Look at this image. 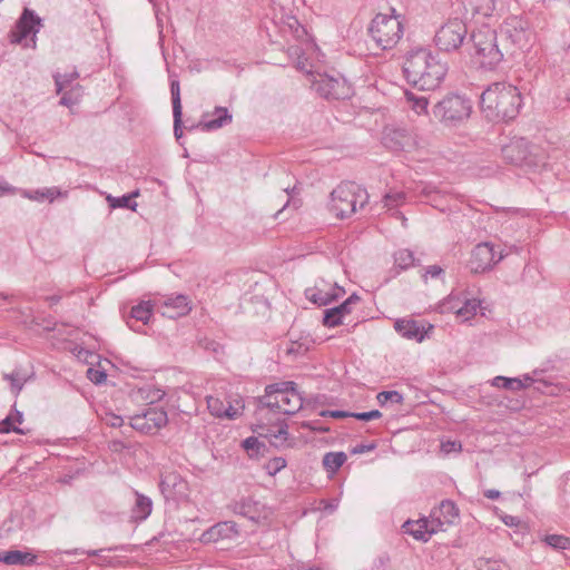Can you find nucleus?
<instances>
[{
  "mask_svg": "<svg viewBox=\"0 0 570 570\" xmlns=\"http://www.w3.org/2000/svg\"><path fill=\"white\" fill-rule=\"evenodd\" d=\"M406 81L419 90H435L448 72L446 62L428 49L411 51L403 63Z\"/></svg>",
  "mask_w": 570,
  "mask_h": 570,
  "instance_id": "f257e3e1",
  "label": "nucleus"
},
{
  "mask_svg": "<svg viewBox=\"0 0 570 570\" xmlns=\"http://www.w3.org/2000/svg\"><path fill=\"white\" fill-rule=\"evenodd\" d=\"M481 110L491 121L514 119L522 106L521 94L517 87L507 82H494L481 95Z\"/></svg>",
  "mask_w": 570,
  "mask_h": 570,
  "instance_id": "f03ea898",
  "label": "nucleus"
},
{
  "mask_svg": "<svg viewBox=\"0 0 570 570\" xmlns=\"http://www.w3.org/2000/svg\"><path fill=\"white\" fill-rule=\"evenodd\" d=\"M499 31L489 26H482L470 35L466 41L473 50L470 55L482 68L493 70L502 62L505 51L499 45Z\"/></svg>",
  "mask_w": 570,
  "mask_h": 570,
  "instance_id": "7ed1b4c3",
  "label": "nucleus"
},
{
  "mask_svg": "<svg viewBox=\"0 0 570 570\" xmlns=\"http://www.w3.org/2000/svg\"><path fill=\"white\" fill-rule=\"evenodd\" d=\"M367 202L368 194L365 188L355 183L345 181L330 194L328 210L336 218L345 219L355 214L358 208H364Z\"/></svg>",
  "mask_w": 570,
  "mask_h": 570,
  "instance_id": "20e7f679",
  "label": "nucleus"
},
{
  "mask_svg": "<svg viewBox=\"0 0 570 570\" xmlns=\"http://www.w3.org/2000/svg\"><path fill=\"white\" fill-rule=\"evenodd\" d=\"M499 36L505 53L514 55L518 50L528 51L535 41V35L528 20L510 16L499 28Z\"/></svg>",
  "mask_w": 570,
  "mask_h": 570,
  "instance_id": "39448f33",
  "label": "nucleus"
},
{
  "mask_svg": "<svg viewBox=\"0 0 570 570\" xmlns=\"http://www.w3.org/2000/svg\"><path fill=\"white\" fill-rule=\"evenodd\" d=\"M259 407H268L283 414L293 415L303 405V399L294 382H281L267 385L265 395L261 396Z\"/></svg>",
  "mask_w": 570,
  "mask_h": 570,
  "instance_id": "423d86ee",
  "label": "nucleus"
},
{
  "mask_svg": "<svg viewBox=\"0 0 570 570\" xmlns=\"http://www.w3.org/2000/svg\"><path fill=\"white\" fill-rule=\"evenodd\" d=\"M503 159L512 165L528 168L546 166V156L538 146L523 137H514L501 148Z\"/></svg>",
  "mask_w": 570,
  "mask_h": 570,
  "instance_id": "0eeeda50",
  "label": "nucleus"
},
{
  "mask_svg": "<svg viewBox=\"0 0 570 570\" xmlns=\"http://www.w3.org/2000/svg\"><path fill=\"white\" fill-rule=\"evenodd\" d=\"M471 112V100L459 94H448L432 108L434 118L444 126H459L469 119Z\"/></svg>",
  "mask_w": 570,
  "mask_h": 570,
  "instance_id": "6e6552de",
  "label": "nucleus"
},
{
  "mask_svg": "<svg viewBox=\"0 0 570 570\" xmlns=\"http://www.w3.org/2000/svg\"><path fill=\"white\" fill-rule=\"evenodd\" d=\"M368 33L377 47L383 50L392 49L403 36L400 16L395 14L394 9L392 14L377 13L371 21Z\"/></svg>",
  "mask_w": 570,
  "mask_h": 570,
  "instance_id": "1a4fd4ad",
  "label": "nucleus"
},
{
  "mask_svg": "<svg viewBox=\"0 0 570 570\" xmlns=\"http://www.w3.org/2000/svg\"><path fill=\"white\" fill-rule=\"evenodd\" d=\"M312 88L327 100L346 99L352 96V87L340 73H311Z\"/></svg>",
  "mask_w": 570,
  "mask_h": 570,
  "instance_id": "9d476101",
  "label": "nucleus"
},
{
  "mask_svg": "<svg viewBox=\"0 0 570 570\" xmlns=\"http://www.w3.org/2000/svg\"><path fill=\"white\" fill-rule=\"evenodd\" d=\"M468 27L461 18H455L444 23L435 33L434 41L442 51H454L461 46H468L465 42Z\"/></svg>",
  "mask_w": 570,
  "mask_h": 570,
  "instance_id": "9b49d317",
  "label": "nucleus"
},
{
  "mask_svg": "<svg viewBox=\"0 0 570 570\" xmlns=\"http://www.w3.org/2000/svg\"><path fill=\"white\" fill-rule=\"evenodd\" d=\"M41 27V19L29 8H24L11 31V41L24 47H36V33Z\"/></svg>",
  "mask_w": 570,
  "mask_h": 570,
  "instance_id": "f8f14e48",
  "label": "nucleus"
},
{
  "mask_svg": "<svg viewBox=\"0 0 570 570\" xmlns=\"http://www.w3.org/2000/svg\"><path fill=\"white\" fill-rule=\"evenodd\" d=\"M168 422L167 412L164 409L150 407L141 414L130 417V428L145 434H155Z\"/></svg>",
  "mask_w": 570,
  "mask_h": 570,
  "instance_id": "ddd939ff",
  "label": "nucleus"
},
{
  "mask_svg": "<svg viewBox=\"0 0 570 570\" xmlns=\"http://www.w3.org/2000/svg\"><path fill=\"white\" fill-rule=\"evenodd\" d=\"M504 255H497L494 246L490 243H480L471 252L469 268L472 273L479 274L491 269Z\"/></svg>",
  "mask_w": 570,
  "mask_h": 570,
  "instance_id": "4468645a",
  "label": "nucleus"
},
{
  "mask_svg": "<svg viewBox=\"0 0 570 570\" xmlns=\"http://www.w3.org/2000/svg\"><path fill=\"white\" fill-rule=\"evenodd\" d=\"M382 144L393 151L411 149L414 145V137L405 127L386 126L382 134Z\"/></svg>",
  "mask_w": 570,
  "mask_h": 570,
  "instance_id": "2eb2a0df",
  "label": "nucleus"
},
{
  "mask_svg": "<svg viewBox=\"0 0 570 570\" xmlns=\"http://www.w3.org/2000/svg\"><path fill=\"white\" fill-rule=\"evenodd\" d=\"M235 513L243 515L254 523H261L269 519L272 511L268 507L252 498H243L233 504Z\"/></svg>",
  "mask_w": 570,
  "mask_h": 570,
  "instance_id": "dca6fc26",
  "label": "nucleus"
},
{
  "mask_svg": "<svg viewBox=\"0 0 570 570\" xmlns=\"http://www.w3.org/2000/svg\"><path fill=\"white\" fill-rule=\"evenodd\" d=\"M189 303L187 296L179 294L166 298L158 308L163 316L175 320L189 313Z\"/></svg>",
  "mask_w": 570,
  "mask_h": 570,
  "instance_id": "f3484780",
  "label": "nucleus"
},
{
  "mask_svg": "<svg viewBox=\"0 0 570 570\" xmlns=\"http://www.w3.org/2000/svg\"><path fill=\"white\" fill-rule=\"evenodd\" d=\"M404 532L411 534L414 539L426 542L430 537L439 531V524L435 520L423 518L416 521H406L403 524Z\"/></svg>",
  "mask_w": 570,
  "mask_h": 570,
  "instance_id": "a211bd4d",
  "label": "nucleus"
},
{
  "mask_svg": "<svg viewBox=\"0 0 570 570\" xmlns=\"http://www.w3.org/2000/svg\"><path fill=\"white\" fill-rule=\"evenodd\" d=\"M462 19L473 20L475 17H490L494 11V0H462Z\"/></svg>",
  "mask_w": 570,
  "mask_h": 570,
  "instance_id": "6ab92c4d",
  "label": "nucleus"
},
{
  "mask_svg": "<svg viewBox=\"0 0 570 570\" xmlns=\"http://www.w3.org/2000/svg\"><path fill=\"white\" fill-rule=\"evenodd\" d=\"M360 302V297L354 293L338 306L324 311L323 324L327 327H335L342 324V318L352 312V305Z\"/></svg>",
  "mask_w": 570,
  "mask_h": 570,
  "instance_id": "aec40b11",
  "label": "nucleus"
},
{
  "mask_svg": "<svg viewBox=\"0 0 570 570\" xmlns=\"http://www.w3.org/2000/svg\"><path fill=\"white\" fill-rule=\"evenodd\" d=\"M232 120L233 116L226 107H216L212 115L209 112L203 115L198 127L203 131H212L225 127Z\"/></svg>",
  "mask_w": 570,
  "mask_h": 570,
  "instance_id": "412c9836",
  "label": "nucleus"
},
{
  "mask_svg": "<svg viewBox=\"0 0 570 570\" xmlns=\"http://www.w3.org/2000/svg\"><path fill=\"white\" fill-rule=\"evenodd\" d=\"M431 518L439 524V530H442L443 525H451L458 521L459 509L453 501L443 500L439 508L432 511Z\"/></svg>",
  "mask_w": 570,
  "mask_h": 570,
  "instance_id": "4be33fe9",
  "label": "nucleus"
},
{
  "mask_svg": "<svg viewBox=\"0 0 570 570\" xmlns=\"http://www.w3.org/2000/svg\"><path fill=\"white\" fill-rule=\"evenodd\" d=\"M479 306L480 301L478 299H465L462 303L459 297H455L453 295H451L448 302L442 305L443 308L454 311L458 316H461L464 320H469L471 316L475 315Z\"/></svg>",
  "mask_w": 570,
  "mask_h": 570,
  "instance_id": "5701e85b",
  "label": "nucleus"
},
{
  "mask_svg": "<svg viewBox=\"0 0 570 570\" xmlns=\"http://www.w3.org/2000/svg\"><path fill=\"white\" fill-rule=\"evenodd\" d=\"M394 328L401 336L417 342H422L428 335V331L413 320H397L394 323Z\"/></svg>",
  "mask_w": 570,
  "mask_h": 570,
  "instance_id": "b1692460",
  "label": "nucleus"
},
{
  "mask_svg": "<svg viewBox=\"0 0 570 570\" xmlns=\"http://www.w3.org/2000/svg\"><path fill=\"white\" fill-rule=\"evenodd\" d=\"M170 94H171V104H173V116H174V134L177 139L183 136L181 130V117H183V108H181V99H180V86L179 81L173 79L170 81Z\"/></svg>",
  "mask_w": 570,
  "mask_h": 570,
  "instance_id": "393cba45",
  "label": "nucleus"
},
{
  "mask_svg": "<svg viewBox=\"0 0 570 570\" xmlns=\"http://www.w3.org/2000/svg\"><path fill=\"white\" fill-rule=\"evenodd\" d=\"M155 306H158V304L156 302L153 304L150 301H140L137 305H134L129 314L124 315L127 325L132 328V320L141 322L144 325L148 324Z\"/></svg>",
  "mask_w": 570,
  "mask_h": 570,
  "instance_id": "a878e982",
  "label": "nucleus"
},
{
  "mask_svg": "<svg viewBox=\"0 0 570 570\" xmlns=\"http://www.w3.org/2000/svg\"><path fill=\"white\" fill-rule=\"evenodd\" d=\"M393 258L394 266L390 269V277L386 279V282L393 277H396L402 271H406L410 267L419 264L414 257L413 252L406 248L396 250L393 255Z\"/></svg>",
  "mask_w": 570,
  "mask_h": 570,
  "instance_id": "bb28decb",
  "label": "nucleus"
},
{
  "mask_svg": "<svg viewBox=\"0 0 570 570\" xmlns=\"http://www.w3.org/2000/svg\"><path fill=\"white\" fill-rule=\"evenodd\" d=\"M342 294H344V289L340 286H335L331 291H324L318 287L306 291V297L317 304L318 306H325L336 301Z\"/></svg>",
  "mask_w": 570,
  "mask_h": 570,
  "instance_id": "cd10ccee",
  "label": "nucleus"
},
{
  "mask_svg": "<svg viewBox=\"0 0 570 570\" xmlns=\"http://www.w3.org/2000/svg\"><path fill=\"white\" fill-rule=\"evenodd\" d=\"M264 432H258L261 436L268 439L271 445L273 446H282L287 441L288 436V426L285 422H281L275 428H263Z\"/></svg>",
  "mask_w": 570,
  "mask_h": 570,
  "instance_id": "c85d7f7f",
  "label": "nucleus"
},
{
  "mask_svg": "<svg viewBox=\"0 0 570 570\" xmlns=\"http://www.w3.org/2000/svg\"><path fill=\"white\" fill-rule=\"evenodd\" d=\"M185 483L180 475L176 473L166 474L159 483L160 491L167 499L180 493Z\"/></svg>",
  "mask_w": 570,
  "mask_h": 570,
  "instance_id": "c756f323",
  "label": "nucleus"
},
{
  "mask_svg": "<svg viewBox=\"0 0 570 570\" xmlns=\"http://www.w3.org/2000/svg\"><path fill=\"white\" fill-rule=\"evenodd\" d=\"M37 557L20 550H9L0 552V562L6 564L31 566L36 563Z\"/></svg>",
  "mask_w": 570,
  "mask_h": 570,
  "instance_id": "7c9ffc66",
  "label": "nucleus"
},
{
  "mask_svg": "<svg viewBox=\"0 0 570 570\" xmlns=\"http://www.w3.org/2000/svg\"><path fill=\"white\" fill-rule=\"evenodd\" d=\"M136 501L131 510V517L136 521H144L146 520L153 510V501L150 498L140 494L138 492H135Z\"/></svg>",
  "mask_w": 570,
  "mask_h": 570,
  "instance_id": "2f4dec72",
  "label": "nucleus"
},
{
  "mask_svg": "<svg viewBox=\"0 0 570 570\" xmlns=\"http://www.w3.org/2000/svg\"><path fill=\"white\" fill-rule=\"evenodd\" d=\"M3 380L10 383V391L17 397L22 391L24 384L28 382L30 376L22 373L21 370H14L11 373H4L2 375Z\"/></svg>",
  "mask_w": 570,
  "mask_h": 570,
  "instance_id": "473e14b6",
  "label": "nucleus"
},
{
  "mask_svg": "<svg viewBox=\"0 0 570 570\" xmlns=\"http://www.w3.org/2000/svg\"><path fill=\"white\" fill-rule=\"evenodd\" d=\"M61 195L62 193L57 187H49L36 190H23L22 193V196L30 200L42 202L45 199H48L50 203Z\"/></svg>",
  "mask_w": 570,
  "mask_h": 570,
  "instance_id": "72a5a7b5",
  "label": "nucleus"
},
{
  "mask_svg": "<svg viewBox=\"0 0 570 570\" xmlns=\"http://www.w3.org/2000/svg\"><path fill=\"white\" fill-rule=\"evenodd\" d=\"M166 392L155 385H144L137 391V399L145 401L148 404H154L164 399Z\"/></svg>",
  "mask_w": 570,
  "mask_h": 570,
  "instance_id": "f704fd0d",
  "label": "nucleus"
},
{
  "mask_svg": "<svg viewBox=\"0 0 570 570\" xmlns=\"http://www.w3.org/2000/svg\"><path fill=\"white\" fill-rule=\"evenodd\" d=\"M404 97L406 99V102L409 107L417 115H426L428 114V107H429V100L423 95H416L412 91L406 90L404 92Z\"/></svg>",
  "mask_w": 570,
  "mask_h": 570,
  "instance_id": "c9c22d12",
  "label": "nucleus"
},
{
  "mask_svg": "<svg viewBox=\"0 0 570 570\" xmlns=\"http://www.w3.org/2000/svg\"><path fill=\"white\" fill-rule=\"evenodd\" d=\"M491 385L494 387H502L510 391H521L528 387L527 383L519 377H505L498 375L491 381Z\"/></svg>",
  "mask_w": 570,
  "mask_h": 570,
  "instance_id": "e433bc0d",
  "label": "nucleus"
},
{
  "mask_svg": "<svg viewBox=\"0 0 570 570\" xmlns=\"http://www.w3.org/2000/svg\"><path fill=\"white\" fill-rule=\"evenodd\" d=\"M347 460L344 452H327L323 456V466L330 473H335Z\"/></svg>",
  "mask_w": 570,
  "mask_h": 570,
  "instance_id": "4c0bfd02",
  "label": "nucleus"
},
{
  "mask_svg": "<svg viewBox=\"0 0 570 570\" xmlns=\"http://www.w3.org/2000/svg\"><path fill=\"white\" fill-rule=\"evenodd\" d=\"M139 195V191H132L128 195H122L120 197H114L111 195L107 196V202L111 208H127L135 210L137 207V203L132 200V198L137 197Z\"/></svg>",
  "mask_w": 570,
  "mask_h": 570,
  "instance_id": "58836bf2",
  "label": "nucleus"
},
{
  "mask_svg": "<svg viewBox=\"0 0 570 570\" xmlns=\"http://www.w3.org/2000/svg\"><path fill=\"white\" fill-rule=\"evenodd\" d=\"M207 409L210 412L212 415L219 417V419H229L233 420L234 414H229L225 412V402L216 396H207Z\"/></svg>",
  "mask_w": 570,
  "mask_h": 570,
  "instance_id": "ea45409f",
  "label": "nucleus"
},
{
  "mask_svg": "<svg viewBox=\"0 0 570 570\" xmlns=\"http://www.w3.org/2000/svg\"><path fill=\"white\" fill-rule=\"evenodd\" d=\"M543 541L554 550L570 551V538L562 534H547Z\"/></svg>",
  "mask_w": 570,
  "mask_h": 570,
  "instance_id": "a19ab883",
  "label": "nucleus"
},
{
  "mask_svg": "<svg viewBox=\"0 0 570 570\" xmlns=\"http://www.w3.org/2000/svg\"><path fill=\"white\" fill-rule=\"evenodd\" d=\"M232 528H233V524H229L228 522L218 523L203 533V540L204 541H216L223 535V532L225 530L232 529Z\"/></svg>",
  "mask_w": 570,
  "mask_h": 570,
  "instance_id": "79ce46f5",
  "label": "nucleus"
},
{
  "mask_svg": "<svg viewBox=\"0 0 570 570\" xmlns=\"http://www.w3.org/2000/svg\"><path fill=\"white\" fill-rule=\"evenodd\" d=\"M476 568L478 570H509L505 562L491 559H479Z\"/></svg>",
  "mask_w": 570,
  "mask_h": 570,
  "instance_id": "37998d69",
  "label": "nucleus"
},
{
  "mask_svg": "<svg viewBox=\"0 0 570 570\" xmlns=\"http://www.w3.org/2000/svg\"><path fill=\"white\" fill-rule=\"evenodd\" d=\"M377 402L381 405H385L387 402L401 404L403 402V395L397 391H383L377 394Z\"/></svg>",
  "mask_w": 570,
  "mask_h": 570,
  "instance_id": "c03bdc74",
  "label": "nucleus"
},
{
  "mask_svg": "<svg viewBox=\"0 0 570 570\" xmlns=\"http://www.w3.org/2000/svg\"><path fill=\"white\" fill-rule=\"evenodd\" d=\"M14 432L17 434H26L27 432L13 423V415L9 414L0 422V433Z\"/></svg>",
  "mask_w": 570,
  "mask_h": 570,
  "instance_id": "a18cd8bd",
  "label": "nucleus"
},
{
  "mask_svg": "<svg viewBox=\"0 0 570 570\" xmlns=\"http://www.w3.org/2000/svg\"><path fill=\"white\" fill-rule=\"evenodd\" d=\"M405 199L403 191H392L384 196V206L392 208L401 205Z\"/></svg>",
  "mask_w": 570,
  "mask_h": 570,
  "instance_id": "49530a36",
  "label": "nucleus"
},
{
  "mask_svg": "<svg viewBox=\"0 0 570 570\" xmlns=\"http://www.w3.org/2000/svg\"><path fill=\"white\" fill-rule=\"evenodd\" d=\"M101 421L111 428H120L124 424V419L112 412H106L101 415Z\"/></svg>",
  "mask_w": 570,
  "mask_h": 570,
  "instance_id": "de8ad7c7",
  "label": "nucleus"
},
{
  "mask_svg": "<svg viewBox=\"0 0 570 570\" xmlns=\"http://www.w3.org/2000/svg\"><path fill=\"white\" fill-rule=\"evenodd\" d=\"M77 77H78V73L76 71L68 73V75H63V76H57L55 78V81H56L58 92H60L67 86H69Z\"/></svg>",
  "mask_w": 570,
  "mask_h": 570,
  "instance_id": "09e8293b",
  "label": "nucleus"
},
{
  "mask_svg": "<svg viewBox=\"0 0 570 570\" xmlns=\"http://www.w3.org/2000/svg\"><path fill=\"white\" fill-rule=\"evenodd\" d=\"M353 417L360 421H371L380 419L382 413L379 410H372L368 412H353Z\"/></svg>",
  "mask_w": 570,
  "mask_h": 570,
  "instance_id": "8fccbe9b",
  "label": "nucleus"
},
{
  "mask_svg": "<svg viewBox=\"0 0 570 570\" xmlns=\"http://www.w3.org/2000/svg\"><path fill=\"white\" fill-rule=\"evenodd\" d=\"M265 445L255 436H249L243 441V448L247 451L259 452Z\"/></svg>",
  "mask_w": 570,
  "mask_h": 570,
  "instance_id": "3c124183",
  "label": "nucleus"
},
{
  "mask_svg": "<svg viewBox=\"0 0 570 570\" xmlns=\"http://www.w3.org/2000/svg\"><path fill=\"white\" fill-rule=\"evenodd\" d=\"M286 466V460L284 458H274L268 462L267 469L269 474H275Z\"/></svg>",
  "mask_w": 570,
  "mask_h": 570,
  "instance_id": "603ef678",
  "label": "nucleus"
},
{
  "mask_svg": "<svg viewBox=\"0 0 570 570\" xmlns=\"http://www.w3.org/2000/svg\"><path fill=\"white\" fill-rule=\"evenodd\" d=\"M444 274V271L439 265H430L425 268V272L423 274V279L426 282L428 276L432 278H440Z\"/></svg>",
  "mask_w": 570,
  "mask_h": 570,
  "instance_id": "864d4df0",
  "label": "nucleus"
},
{
  "mask_svg": "<svg viewBox=\"0 0 570 570\" xmlns=\"http://www.w3.org/2000/svg\"><path fill=\"white\" fill-rule=\"evenodd\" d=\"M462 449L461 442L459 441H445L441 444V451L445 454H449L451 452H460Z\"/></svg>",
  "mask_w": 570,
  "mask_h": 570,
  "instance_id": "5fc2aeb1",
  "label": "nucleus"
},
{
  "mask_svg": "<svg viewBox=\"0 0 570 570\" xmlns=\"http://www.w3.org/2000/svg\"><path fill=\"white\" fill-rule=\"evenodd\" d=\"M288 27L293 30L295 38H302L306 33L305 29L299 24L296 18L289 19Z\"/></svg>",
  "mask_w": 570,
  "mask_h": 570,
  "instance_id": "6e6d98bb",
  "label": "nucleus"
},
{
  "mask_svg": "<svg viewBox=\"0 0 570 570\" xmlns=\"http://www.w3.org/2000/svg\"><path fill=\"white\" fill-rule=\"evenodd\" d=\"M88 374L89 379L96 384H100L107 379V374L104 371L89 368Z\"/></svg>",
  "mask_w": 570,
  "mask_h": 570,
  "instance_id": "4d7b16f0",
  "label": "nucleus"
},
{
  "mask_svg": "<svg viewBox=\"0 0 570 570\" xmlns=\"http://www.w3.org/2000/svg\"><path fill=\"white\" fill-rule=\"evenodd\" d=\"M374 449H376V443L372 442V443H368V444H357L355 445L351 453L352 454H362V453H365V452H370V451H373Z\"/></svg>",
  "mask_w": 570,
  "mask_h": 570,
  "instance_id": "13d9d810",
  "label": "nucleus"
},
{
  "mask_svg": "<svg viewBox=\"0 0 570 570\" xmlns=\"http://www.w3.org/2000/svg\"><path fill=\"white\" fill-rule=\"evenodd\" d=\"M305 428L315 432H328L330 428L324 426L320 421H311L304 424Z\"/></svg>",
  "mask_w": 570,
  "mask_h": 570,
  "instance_id": "bf43d9fd",
  "label": "nucleus"
},
{
  "mask_svg": "<svg viewBox=\"0 0 570 570\" xmlns=\"http://www.w3.org/2000/svg\"><path fill=\"white\" fill-rule=\"evenodd\" d=\"M16 187L11 186L4 180L0 179V196H6L16 193Z\"/></svg>",
  "mask_w": 570,
  "mask_h": 570,
  "instance_id": "052dcab7",
  "label": "nucleus"
},
{
  "mask_svg": "<svg viewBox=\"0 0 570 570\" xmlns=\"http://www.w3.org/2000/svg\"><path fill=\"white\" fill-rule=\"evenodd\" d=\"M330 417L333 419H346V417H353V412L347 411H341V410H331Z\"/></svg>",
  "mask_w": 570,
  "mask_h": 570,
  "instance_id": "680f3d73",
  "label": "nucleus"
},
{
  "mask_svg": "<svg viewBox=\"0 0 570 570\" xmlns=\"http://www.w3.org/2000/svg\"><path fill=\"white\" fill-rule=\"evenodd\" d=\"M10 414L13 415V423L16 425L21 424L23 422V413L17 410L16 404L12 405Z\"/></svg>",
  "mask_w": 570,
  "mask_h": 570,
  "instance_id": "e2e57ef3",
  "label": "nucleus"
},
{
  "mask_svg": "<svg viewBox=\"0 0 570 570\" xmlns=\"http://www.w3.org/2000/svg\"><path fill=\"white\" fill-rule=\"evenodd\" d=\"M63 553L66 554H88V556H96L98 553V551L94 550V551H83L81 549H75V550H66L63 551Z\"/></svg>",
  "mask_w": 570,
  "mask_h": 570,
  "instance_id": "0e129e2a",
  "label": "nucleus"
},
{
  "mask_svg": "<svg viewBox=\"0 0 570 570\" xmlns=\"http://www.w3.org/2000/svg\"><path fill=\"white\" fill-rule=\"evenodd\" d=\"M500 495H501L500 491L494 490V489H489V490L484 491V497L490 500H497L500 498Z\"/></svg>",
  "mask_w": 570,
  "mask_h": 570,
  "instance_id": "69168bd1",
  "label": "nucleus"
},
{
  "mask_svg": "<svg viewBox=\"0 0 570 570\" xmlns=\"http://www.w3.org/2000/svg\"><path fill=\"white\" fill-rule=\"evenodd\" d=\"M225 412L234 414L233 420L240 414L239 410L237 407H234L229 402L225 405Z\"/></svg>",
  "mask_w": 570,
  "mask_h": 570,
  "instance_id": "338daca9",
  "label": "nucleus"
},
{
  "mask_svg": "<svg viewBox=\"0 0 570 570\" xmlns=\"http://www.w3.org/2000/svg\"><path fill=\"white\" fill-rule=\"evenodd\" d=\"M60 104L63 106H71L73 104V100L70 98L68 94H65L60 99Z\"/></svg>",
  "mask_w": 570,
  "mask_h": 570,
  "instance_id": "774afa93",
  "label": "nucleus"
}]
</instances>
